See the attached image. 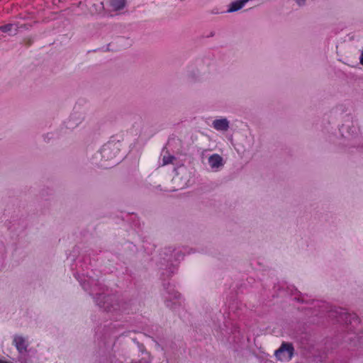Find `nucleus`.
<instances>
[{
	"label": "nucleus",
	"instance_id": "39448f33",
	"mask_svg": "<svg viewBox=\"0 0 363 363\" xmlns=\"http://www.w3.org/2000/svg\"><path fill=\"white\" fill-rule=\"evenodd\" d=\"M213 127L217 130L225 131L229 128V122L226 118L216 119L213 122Z\"/></svg>",
	"mask_w": 363,
	"mask_h": 363
},
{
	"label": "nucleus",
	"instance_id": "4468645a",
	"mask_svg": "<svg viewBox=\"0 0 363 363\" xmlns=\"http://www.w3.org/2000/svg\"><path fill=\"white\" fill-rule=\"evenodd\" d=\"M81 284H82V286H83V288H84L85 290H86V291H88V290H89V288H88L89 283L86 284V282L84 281V282H83V283H82V282H81Z\"/></svg>",
	"mask_w": 363,
	"mask_h": 363
},
{
	"label": "nucleus",
	"instance_id": "9b49d317",
	"mask_svg": "<svg viewBox=\"0 0 363 363\" xmlns=\"http://www.w3.org/2000/svg\"><path fill=\"white\" fill-rule=\"evenodd\" d=\"M344 315L345 316V320L346 323L347 324H352V321L359 323V318L356 315V314H347L346 313H344Z\"/></svg>",
	"mask_w": 363,
	"mask_h": 363
},
{
	"label": "nucleus",
	"instance_id": "ddd939ff",
	"mask_svg": "<svg viewBox=\"0 0 363 363\" xmlns=\"http://www.w3.org/2000/svg\"><path fill=\"white\" fill-rule=\"evenodd\" d=\"M174 260H178V259H179L180 257H183V256H182V255H181L180 254H179L178 252L174 253Z\"/></svg>",
	"mask_w": 363,
	"mask_h": 363
},
{
	"label": "nucleus",
	"instance_id": "6e6552de",
	"mask_svg": "<svg viewBox=\"0 0 363 363\" xmlns=\"http://www.w3.org/2000/svg\"><path fill=\"white\" fill-rule=\"evenodd\" d=\"M0 30L4 33H8L9 35H15L17 32V26L11 23L6 24L0 26Z\"/></svg>",
	"mask_w": 363,
	"mask_h": 363
},
{
	"label": "nucleus",
	"instance_id": "1a4fd4ad",
	"mask_svg": "<svg viewBox=\"0 0 363 363\" xmlns=\"http://www.w3.org/2000/svg\"><path fill=\"white\" fill-rule=\"evenodd\" d=\"M109 4L113 11H119L125 6V0H109Z\"/></svg>",
	"mask_w": 363,
	"mask_h": 363
},
{
	"label": "nucleus",
	"instance_id": "423d86ee",
	"mask_svg": "<svg viewBox=\"0 0 363 363\" xmlns=\"http://www.w3.org/2000/svg\"><path fill=\"white\" fill-rule=\"evenodd\" d=\"M13 343L20 353L26 352L27 345L25 340L20 336L15 337L13 339Z\"/></svg>",
	"mask_w": 363,
	"mask_h": 363
},
{
	"label": "nucleus",
	"instance_id": "f8f14e48",
	"mask_svg": "<svg viewBox=\"0 0 363 363\" xmlns=\"http://www.w3.org/2000/svg\"><path fill=\"white\" fill-rule=\"evenodd\" d=\"M175 157L171 155H164L162 158V164L166 165L173 162Z\"/></svg>",
	"mask_w": 363,
	"mask_h": 363
},
{
	"label": "nucleus",
	"instance_id": "0eeeda50",
	"mask_svg": "<svg viewBox=\"0 0 363 363\" xmlns=\"http://www.w3.org/2000/svg\"><path fill=\"white\" fill-rule=\"evenodd\" d=\"M248 1V0H238L232 2L229 5V8L228 9V12H234L242 9L245 4Z\"/></svg>",
	"mask_w": 363,
	"mask_h": 363
},
{
	"label": "nucleus",
	"instance_id": "a211bd4d",
	"mask_svg": "<svg viewBox=\"0 0 363 363\" xmlns=\"http://www.w3.org/2000/svg\"><path fill=\"white\" fill-rule=\"evenodd\" d=\"M172 255H171L169 257H167V260L172 261Z\"/></svg>",
	"mask_w": 363,
	"mask_h": 363
},
{
	"label": "nucleus",
	"instance_id": "20e7f679",
	"mask_svg": "<svg viewBox=\"0 0 363 363\" xmlns=\"http://www.w3.org/2000/svg\"><path fill=\"white\" fill-rule=\"evenodd\" d=\"M209 165L212 169H217L223 165V158L218 154H213L208 158Z\"/></svg>",
	"mask_w": 363,
	"mask_h": 363
},
{
	"label": "nucleus",
	"instance_id": "7ed1b4c3",
	"mask_svg": "<svg viewBox=\"0 0 363 363\" xmlns=\"http://www.w3.org/2000/svg\"><path fill=\"white\" fill-rule=\"evenodd\" d=\"M294 354V347L290 343H283L279 350H276L275 355L279 360H289Z\"/></svg>",
	"mask_w": 363,
	"mask_h": 363
},
{
	"label": "nucleus",
	"instance_id": "2eb2a0df",
	"mask_svg": "<svg viewBox=\"0 0 363 363\" xmlns=\"http://www.w3.org/2000/svg\"><path fill=\"white\" fill-rule=\"evenodd\" d=\"M296 1L299 6H302L305 3V0H296Z\"/></svg>",
	"mask_w": 363,
	"mask_h": 363
},
{
	"label": "nucleus",
	"instance_id": "aec40b11",
	"mask_svg": "<svg viewBox=\"0 0 363 363\" xmlns=\"http://www.w3.org/2000/svg\"><path fill=\"white\" fill-rule=\"evenodd\" d=\"M90 294H91V295H94V292L93 291H90Z\"/></svg>",
	"mask_w": 363,
	"mask_h": 363
},
{
	"label": "nucleus",
	"instance_id": "dca6fc26",
	"mask_svg": "<svg viewBox=\"0 0 363 363\" xmlns=\"http://www.w3.org/2000/svg\"><path fill=\"white\" fill-rule=\"evenodd\" d=\"M360 63L363 65V52L362 53L360 56Z\"/></svg>",
	"mask_w": 363,
	"mask_h": 363
},
{
	"label": "nucleus",
	"instance_id": "6ab92c4d",
	"mask_svg": "<svg viewBox=\"0 0 363 363\" xmlns=\"http://www.w3.org/2000/svg\"><path fill=\"white\" fill-rule=\"evenodd\" d=\"M138 363H148V362H147V361H140V362H138Z\"/></svg>",
	"mask_w": 363,
	"mask_h": 363
},
{
	"label": "nucleus",
	"instance_id": "f3484780",
	"mask_svg": "<svg viewBox=\"0 0 363 363\" xmlns=\"http://www.w3.org/2000/svg\"><path fill=\"white\" fill-rule=\"evenodd\" d=\"M0 363H12V362L4 361V360H2L0 359Z\"/></svg>",
	"mask_w": 363,
	"mask_h": 363
},
{
	"label": "nucleus",
	"instance_id": "f257e3e1",
	"mask_svg": "<svg viewBox=\"0 0 363 363\" xmlns=\"http://www.w3.org/2000/svg\"><path fill=\"white\" fill-rule=\"evenodd\" d=\"M94 298L97 305L107 312L122 310L123 306H121L118 302L116 301V297L114 296H105L101 294H96V296Z\"/></svg>",
	"mask_w": 363,
	"mask_h": 363
},
{
	"label": "nucleus",
	"instance_id": "f03ea898",
	"mask_svg": "<svg viewBox=\"0 0 363 363\" xmlns=\"http://www.w3.org/2000/svg\"><path fill=\"white\" fill-rule=\"evenodd\" d=\"M164 289L162 296L167 307L173 308L175 305L181 304V295L174 289V286H172L169 283L164 284Z\"/></svg>",
	"mask_w": 363,
	"mask_h": 363
},
{
	"label": "nucleus",
	"instance_id": "9d476101",
	"mask_svg": "<svg viewBox=\"0 0 363 363\" xmlns=\"http://www.w3.org/2000/svg\"><path fill=\"white\" fill-rule=\"evenodd\" d=\"M111 153V145H106L101 149V156L106 160H109L112 158V156L109 157V154Z\"/></svg>",
	"mask_w": 363,
	"mask_h": 363
}]
</instances>
